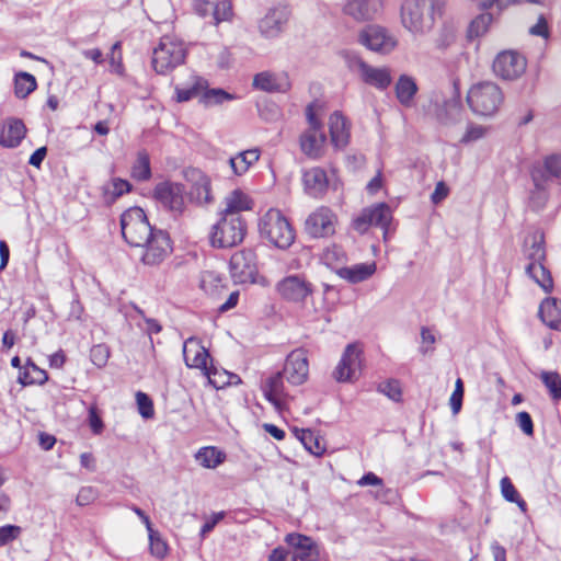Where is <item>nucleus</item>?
<instances>
[{"label": "nucleus", "instance_id": "1", "mask_svg": "<svg viewBox=\"0 0 561 561\" xmlns=\"http://www.w3.org/2000/svg\"><path fill=\"white\" fill-rule=\"evenodd\" d=\"M442 3L435 0H404L400 9L402 26L415 36L432 31L435 16L440 13Z\"/></svg>", "mask_w": 561, "mask_h": 561}, {"label": "nucleus", "instance_id": "2", "mask_svg": "<svg viewBox=\"0 0 561 561\" xmlns=\"http://www.w3.org/2000/svg\"><path fill=\"white\" fill-rule=\"evenodd\" d=\"M320 104L312 102L306 107L307 128L298 138L300 151L311 160H320L327 151L328 138L323 124L318 116Z\"/></svg>", "mask_w": 561, "mask_h": 561}, {"label": "nucleus", "instance_id": "3", "mask_svg": "<svg viewBox=\"0 0 561 561\" xmlns=\"http://www.w3.org/2000/svg\"><path fill=\"white\" fill-rule=\"evenodd\" d=\"M257 226L261 238L278 249L286 250L295 241L293 226L278 209H268L260 217Z\"/></svg>", "mask_w": 561, "mask_h": 561}, {"label": "nucleus", "instance_id": "4", "mask_svg": "<svg viewBox=\"0 0 561 561\" xmlns=\"http://www.w3.org/2000/svg\"><path fill=\"white\" fill-rule=\"evenodd\" d=\"M187 54L185 43L171 35H164L152 51V67L159 75H167L184 64Z\"/></svg>", "mask_w": 561, "mask_h": 561}, {"label": "nucleus", "instance_id": "5", "mask_svg": "<svg viewBox=\"0 0 561 561\" xmlns=\"http://www.w3.org/2000/svg\"><path fill=\"white\" fill-rule=\"evenodd\" d=\"M122 236L131 247H140L152 237L154 229L140 207H131L121 216Z\"/></svg>", "mask_w": 561, "mask_h": 561}, {"label": "nucleus", "instance_id": "6", "mask_svg": "<svg viewBox=\"0 0 561 561\" xmlns=\"http://www.w3.org/2000/svg\"><path fill=\"white\" fill-rule=\"evenodd\" d=\"M247 225L242 216H224L211 227L209 234L214 248H232L244 239Z\"/></svg>", "mask_w": 561, "mask_h": 561}, {"label": "nucleus", "instance_id": "7", "mask_svg": "<svg viewBox=\"0 0 561 561\" xmlns=\"http://www.w3.org/2000/svg\"><path fill=\"white\" fill-rule=\"evenodd\" d=\"M286 542L290 549L276 548L270 554L268 561H317L319 549L316 542L300 534H288Z\"/></svg>", "mask_w": 561, "mask_h": 561}, {"label": "nucleus", "instance_id": "8", "mask_svg": "<svg viewBox=\"0 0 561 561\" xmlns=\"http://www.w3.org/2000/svg\"><path fill=\"white\" fill-rule=\"evenodd\" d=\"M467 101L474 113L490 116L500 108L503 93L494 82H479L469 90Z\"/></svg>", "mask_w": 561, "mask_h": 561}, {"label": "nucleus", "instance_id": "9", "mask_svg": "<svg viewBox=\"0 0 561 561\" xmlns=\"http://www.w3.org/2000/svg\"><path fill=\"white\" fill-rule=\"evenodd\" d=\"M392 219L390 207L386 203H379L364 208L352 220V228L360 234H364L373 226L380 227L383 230V238L388 233V226Z\"/></svg>", "mask_w": 561, "mask_h": 561}, {"label": "nucleus", "instance_id": "10", "mask_svg": "<svg viewBox=\"0 0 561 561\" xmlns=\"http://www.w3.org/2000/svg\"><path fill=\"white\" fill-rule=\"evenodd\" d=\"M358 41L368 49L382 55L390 54L398 45L397 38L386 27L377 24L363 28Z\"/></svg>", "mask_w": 561, "mask_h": 561}, {"label": "nucleus", "instance_id": "11", "mask_svg": "<svg viewBox=\"0 0 561 561\" xmlns=\"http://www.w3.org/2000/svg\"><path fill=\"white\" fill-rule=\"evenodd\" d=\"M290 18L289 5L279 3L271 7L259 22L260 34L265 38H277L287 28Z\"/></svg>", "mask_w": 561, "mask_h": 561}, {"label": "nucleus", "instance_id": "12", "mask_svg": "<svg viewBox=\"0 0 561 561\" xmlns=\"http://www.w3.org/2000/svg\"><path fill=\"white\" fill-rule=\"evenodd\" d=\"M139 248L142 249L140 261L148 266L161 264L172 252L170 237L161 229L153 232L152 237Z\"/></svg>", "mask_w": 561, "mask_h": 561}, {"label": "nucleus", "instance_id": "13", "mask_svg": "<svg viewBox=\"0 0 561 561\" xmlns=\"http://www.w3.org/2000/svg\"><path fill=\"white\" fill-rule=\"evenodd\" d=\"M277 293L287 301L304 304L313 294V285L300 274L289 275L276 285Z\"/></svg>", "mask_w": 561, "mask_h": 561}, {"label": "nucleus", "instance_id": "14", "mask_svg": "<svg viewBox=\"0 0 561 561\" xmlns=\"http://www.w3.org/2000/svg\"><path fill=\"white\" fill-rule=\"evenodd\" d=\"M183 356L187 367L202 369L214 387H220L213 378L216 375V369L207 366L209 354L198 339L188 337L184 342Z\"/></svg>", "mask_w": 561, "mask_h": 561}, {"label": "nucleus", "instance_id": "15", "mask_svg": "<svg viewBox=\"0 0 561 561\" xmlns=\"http://www.w3.org/2000/svg\"><path fill=\"white\" fill-rule=\"evenodd\" d=\"M526 58L515 50H504L493 61L494 73L503 80H516L526 70Z\"/></svg>", "mask_w": 561, "mask_h": 561}, {"label": "nucleus", "instance_id": "16", "mask_svg": "<svg viewBox=\"0 0 561 561\" xmlns=\"http://www.w3.org/2000/svg\"><path fill=\"white\" fill-rule=\"evenodd\" d=\"M336 215L325 206L318 207L306 219L305 230L313 238H327L335 232Z\"/></svg>", "mask_w": 561, "mask_h": 561}, {"label": "nucleus", "instance_id": "17", "mask_svg": "<svg viewBox=\"0 0 561 561\" xmlns=\"http://www.w3.org/2000/svg\"><path fill=\"white\" fill-rule=\"evenodd\" d=\"M288 383L293 386L302 385L309 374V363L307 352L304 348L293 351L286 358L283 370Z\"/></svg>", "mask_w": 561, "mask_h": 561}, {"label": "nucleus", "instance_id": "18", "mask_svg": "<svg viewBox=\"0 0 561 561\" xmlns=\"http://www.w3.org/2000/svg\"><path fill=\"white\" fill-rule=\"evenodd\" d=\"M230 272L238 283L254 282L257 273L255 254L252 250H241L230 259Z\"/></svg>", "mask_w": 561, "mask_h": 561}, {"label": "nucleus", "instance_id": "19", "mask_svg": "<svg viewBox=\"0 0 561 561\" xmlns=\"http://www.w3.org/2000/svg\"><path fill=\"white\" fill-rule=\"evenodd\" d=\"M382 11L380 0H345L342 12L355 22H368L378 18Z\"/></svg>", "mask_w": 561, "mask_h": 561}, {"label": "nucleus", "instance_id": "20", "mask_svg": "<svg viewBox=\"0 0 561 561\" xmlns=\"http://www.w3.org/2000/svg\"><path fill=\"white\" fill-rule=\"evenodd\" d=\"M184 186L173 182L159 183L153 191L154 198L167 209L181 214L184 209Z\"/></svg>", "mask_w": 561, "mask_h": 561}, {"label": "nucleus", "instance_id": "21", "mask_svg": "<svg viewBox=\"0 0 561 561\" xmlns=\"http://www.w3.org/2000/svg\"><path fill=\"white\" fill-rule=\"evenodd\" d=\"M360 350L354 344H348L334 369L333 376L340 382L352 381L360 371Z\"/></svg>", "mask_w": 561, "mask_h": 561}, {"label": "nucleus", "instance_id": "22", "mask_svg": "<svg viewBox=\"0 0 561 561\" xmlns=\"http://www.w3.org/2000/svg\"><path fill=\"white\" fill-rule=\"evenodd\" d=\"M285 376L277 371L267 377L261 386L264 398L272 403L274 409L282 413L286 408V400L289 398L284 385Z\"/></svg>", "mask_w": 561, "mask_h": 561}, {"label": "nucleus", "instance_id": "23", "mask_svg": "<svg viewBox=\"0 0 561 561\" xmlns=\"http://www.w3.org/2000/svg\"><path fill=\"white\" fill-rule=\"evenodd\" d=\"M533 183H547L551 184L553 181L561 178V156L551 154L545 158L541 164L533 167L531 172Z\"/></svg>", "mask_w": 561, "mask_h": 561}, {"label": "nucleus", "instance_id": "24", "mask_svg": "<svg viewBox=\"0 0 561 561\" xmlns=\"http://www.w3.org/2000/svg\"><path fill=\"white\" fill-rule=\"evenodd\" d=\"M302 184L305 192L314 198L322 197L329 186L328 174L320 167H312L302 172Z\"/></svg>", "mask_w": 561, "mask_h": 561}, {"label": "nucleus", "instance_id": "25", "mask_svg": "<svg viewBox=\"0 0 561 561\" xmlns=\"http://www.w3.org/2000/svg\"><path fill=\"white\" fill-rule=\"evenodd\" d=\"M253 87L265 92L285 93L290 89V81L284 72L262 71L254 76Z\"/></svg>", "mask_w": 561, "mask_h": 561}, {"label": "nucleus", "instance_id": "26", "mask_svg": "<svg viewBox=\"0 0 561 561\" xmlns=\"http://www.w3.org/2000/svg\"><path fill=\"white\" fill-rule=\"evenodd\" d=\"M330 139L336 150L344 149L350 142V123L341 112L329 117Z\"/></svg>", "mask_w": 561, "mask_h": 561}, {"label": "nucleus", "instance_id": "27", "mask_svg": "<svg viewBox=\"0 0 561 561\" xmlns=\"http://www.w3.org/2000/svg\"><path fill=\"white\" fill-rule=\"evenodd\" d=\"M360 80L379 91L387 90L392 83V71L389 67H375L371 65H367L363 73L360 75Z\"/></svg>", "mask_w": 561, "mask_h": 561}, {"label": "nucleus", "instance_id": "28", "mask_svg": "<svg viewBox=\"0 0 561 561\" xmlns=\"http://www.w3.org/2000/svg\"><path fill=\"white\" fill-rule=\"evenodd\" d=\"M25 134L26 128L21 119H9L1 129L0 145L5 148H15L25 137Z\"/></svg>", "mask_w": 561, "mask_h": 561}, {"label": "nucleus", "instance_id": "29", "mask_svg": "<svg viewBox=\"0 0 561 561\" xmlns=\"http://www.w3.org/2000/svg\"><path fill=\"white\" fill-rule=\"evenodd\" d=\"M543 243L545 237L540 230H536L525 238L523 252L529 263L545 262L546 250Z\"/></svg>", "mask_w": 561, "mask_h": 561}, {"label": "nucleus", "instance_id": "30", "mask_svg": "<svg viewBox=\"0 0 561 561\" xmlns=\"http://www.w3.org/2000/svg\"><path fill=\"white\" fill-rule=\"evenodd\" d=\"M225 207L220 211V215L228 216H241L240 213L250 210L252 208V201L250 197L240 190L230 192L224 201Z\"/></svg>", "mask_w": 561, "mask_h": 561}, {"label": "nucleus", "instance_id": "31", "mask_svg": "<svg viewBox=\"0 0 561 561\" xmlns=\"http://www.w3.org/2000/svg\"><path fill=\"white\" fill-rule=\"evenodd\" d=\"M539 317L543 323L554 330H561V300L546 298L539 307Z\"/></svg>", "mask_w": 561, "mask_h": 561}, {"label": "nucleus", "instance_id": "32", "mask_svg": "<svg viewBox=\"0 0 561 561\" xmlns=\"http://www.w3.org/2000/svg\"><path fill=\"white\" fill-rule=\"evenodd\" d=\"M376 272V264L358 263L352 266L342 267L337 271V275L352 284H357L368 279Z\"/></svg>", "mask_w": 561, "mask_h": 561}, {"label": "nucleus", "instance_id": "33", "mask_svg": "<svg viewBox=\"0 0 561 561\" xmlns=\"http://www.w3.org/2000/svg\"><path fill=\"white\" fill-rule=\"evenodd\" d=\"M208 87V81L202 77L193 76L185 85H178L175 88L176 101L187 102L194 98L201 100V95Z\"/></svg>", "mask_w": 561, "mask_h": 561}, {"label": "nucleus", "instance_id": "34", "mask_svg": "<svg viewBox=\"0 0 561 561\" xmlns=\"http://www.w3.org/2000/svg\"><path fill=\"white\" fill-rule=\"evenodd\" d=\"M394 90L399 103L403 106H411L417 92V84L412 77L401 75L396 83Z\"/></svg>", "mask_w": 561, "mask_h": 561}, {"label": "nucleus", "instance_id": "35", "mask_svg": "<svg viewBox=\"0 0 561 561\" xmlns=\"http://www.w3.org/2000/svg\"><path fill=\"white\" fill-rule=\"evenodd\" d=\"M261 151L259 148H252L238 153L229 159L230 167L234 174H244L251 165L259 161Z\"/></svg>", "mask_w": 561, "mask_h": 561}, {"label": "nucleus", "instance_id": "36", "mask_svg": "<svg viewBox=\"0 0 561 561\" xmlns=\"http://www.w3.org/2000/svg\"><path fill=\"white\" fill-rule=\"evenodd\" d=\"M526 273L546 293L552 290L553 280L550 271L545 266L543 262L528 263V265L526 266Z\"/></svg>", "mask_w": 561, "mask_h": 561}, {"label": "nucleus", "instance_id": "37", "mask_svg": "<svg viewBox=\"0 0 561 561\" xmlns=\"http://www.w3.org/2000/svg\"><path fill=\"white\" fill-rule=\"evenodd\" d=\"M48 375L44 369H41L37 367L31 358L26 360L25 366L23 367V370L20 371L18 381L22 386H30V385H43L47 381Z\"/></svg>", "mask_w": 561, "mask_h": 561}, {"label": "nucleus", "instance_id": "38", "mask_svg": "<svg viewBox=\"0 0 561 561\" xmlns=\"http://www.w3.org/2000/svg\"><path fill=\"white\" fill-rule=\"evenodd\" d=\"M190 198L195 203L203 205L213 201L210 193V180L203 173H198L195 183L190 191Z\"/></svg>", "mask_w": 561, "mask_h": 561}, {"label": "nucleus", "instance_id": "39", "mask_svg": "<svg viewBox=\"0 0 561 561\" xmlns=\"http://www.w3.org/2000/svg\"><path fill=\"white\" fill-rule=\"evenodd\" d=\"M549 186L547 183H534L527 204L530 210L537 213L543 209L549 198Z\"/></svg>", "mask_w": 561, "mask_h": 561}, {"label": "nucleus", "instance_id": "40", "mask_svg": "<svg viewBox=\"0 0 561 561\" xmlns=\"http://www.w3.org/2000/svg\"><path fill=\"white\" fill-rule=\"evenodd\" d=\"M225 458L224 453L211 446L201 448L195 455L196 461L205 468H216Z\"/></svg>", "mask_w": 561, "mask_h": 561}, {"label": "nucleus", "instance_id": "41", "mask_svg": "<svg viewBox=\"0 0 561 561\" xmlns=\"http://www.w3.org/2000/svg\"><path fill=\"white\" fill-rule=\"evenodd\" d=\"M37 87L36 79L28 72H19L14 77V93L18 98L24 99Z\"/></svg>", "mask_w": 561, "mask_h": 561}, {"label": "nucleus", "instance_id": "42", "mask_svg": "<svg viewBox=\"0 0 561 561\" xmlns=\"http://www.w3.org/2000/svg\"><path fill=\"white\" fill-rule=\"evenodd\" d=\"M131 176L139 181L145 182L151 178L150 158L147 151L141 150L137 154V159L131 167Z\"/></svg>", "mask_w": 561, "mask_h": 561}, {"label": "nucleus", "instance_id": "43", "mask_svg": "<svg viewBox=\"0 0 561 561\" xmlns=\"http://www.w3.org/2000/svg\"><path fill=\"white\" fill-rule=\"evenodd\" d=\"M296 432L298 438L310 454L321 456L325 451L324 445L311 430H297Z\"/></svg>", "mask_w": 561, "mask_h": 561}, {"label": "nucleus", "instance_id": "44", "mask_svg": "<svg viewBox=\"0 0 561 561\" xmlns=\"http://www.w3.org/2000/svg\"><path fill=\"white\" fill-rule=\"evenodd\" d=\"M234 99V95L228 93L224 89H209L208 87L204 90L201 95V103L204 106H214L218 104H222L226 101H231Z\"/></svg>", "mask_w": 561, "mask_h": 561}, {"label": "nucleus", "instance_id": "45", "mask_svg": "<svg viewBox=\"0 0 561 561\" xmlns=\"http://www.w3.org/2000/svg\"><path fill=\"white\" fill-rule=\"evenodd\" d=\"M222 277L214 271H204L201 274V288L208 295H216L224 287Z\"/></svg>", "mask_w": 561, "mask_h": 561}, {"label": "nucleus", "instance_id": "46", "mask_svg": "<svg viewBox=\"0 0 561 561\" xmlns=\"http://www.w3.org/2000/svg\"><path fill=\"white\" fill-rule=\"evenodd\" d=\"M492 20L493 18L491 13H482L479 16H477L469 26V37H479L485 34L489 30L490 24L492 23Z\"/></svg>", "mask_w": 561, "mask_h": 561}, {"label": "nucleus", "instance_id": "47", "mask_svg": "<svg viewBox=\"0 0 561 561\" xmlns=\"http://www.w3.org/2000/svg\"><path fill=\"white\" fill-rule=\"evenodd\" d=\"M378 391L387 396L394 402L401 401L402 390L400 382L396 379H390L378 385Z\"/></svg>", "mask_w": 561, "mask_h": 561}, {"label": "nucleus", "instance_id": "48", "mask_svg": "<svg viewBox=\"0 0 561 561\" xmlns=\"http://www.w3.org/2000/svg\"><path fill=\"white\" fill-rule=\"evenodd\" d=\"M541 380L553 398H561V377L558 373L543 371Z\"/></svg>", "mask_w": 561, "mask_h": 561}, {"label": "nucleus", "instance_id": "49", "mask_svg": "<svg viewBox=\"0 0 561 561\" xmlns=\"http://www.w3.org/2000/svg\"><path fill=\"white\" fill-rule=\"evenodd\" d=\"M149 534V546L151 554L157 558H164L168 552L167 543L161 539L160 535L151 528Z\"/></svg>", "mask_w": 561, "mask_h": 561}, {"label": "nucleus", "instance_id": "50", "mask_svg": "<svg viewBox=\"0 0 561 561\" xmlns=\"http://www.w3.org/2000/svg\"><path fill=\"white\" fill-rule=\"evenodd\" d=\"M136 402L138 407L139 414L144 419H151L154 414L153 402L148 394L145 392L138 391L136 393Z\"/></svg>", "mask_w": 561, "mask_h": 561}, {"label": "nucleus", "instance_id": "51", "mask_svg": "<svg viewBox=\"0 0 561 561\" xmlns=\"http://www.w3.org/2000/svg\"><path fill=\"white\" fill-rule=\"evenodd\" d=\"M343 58L345 60V64L347 66V68L357 73L358 77H360V75L363 73V71L365 70V68L367 67V62L364 61L354 51H344L343 53Z\"/></svg>", "mask_w": 561, "mask_h": 561}, {"label": "nucleus", "instance_id": "52", "mask_svg": "<svg viewBox=\"0 0 561 561\" xmlns=\"http://www.w3.org/2000/svg\"><path fill=\"white\" fill-rule=\"evenodd\" d=\"M463 398V382L458 378L455 382V390L450 396L449 403L454 414H457L462 405Z\"/></svg>", "mask_w": 561, "mask_h": 561}, {"label": "nucleus", "instance_id": "53", "mask_svg": "<svg viewBox=\"0 0 561 561\" xmlns=\"http://www.w3.org/2000/svg\"><path fill=\"white\" fill-rule=\"evenodd\" d=\"M110 357L108 348L104 344L94 345L91 348V360L98 367L106 365Z\"/></svg>", "mask_w": 561, "mask_h": 561}, {"label": "nucleus", "instance_id": "54", "mask_svg": "<svg viewBox=\"0 0 561 561\" xmlns=\"http://www.w3.org/2000/svg\"><path fill=\"white\" fill-rule=\"evenodd\" d=\"M21 527L15 525H5L0 527V547L15 540L21 535Z\"/></svg>", "mask_w": 561, "mask_h": 561}, {"label": "nucleus", "instance_id": "55", "mask_svg": "<svg viewBox=\"0 0 561 561\" xmlns=\"http://www.w3.org/2000/svg\"><path fill=\"white\" fill-rule=\"evenodd\" d=\"M523 2L541 3L542 0H482L480 7L482 9H489L496 5L499 10H503L513 4H520Z\"/></svg>", "mask_w": 561, "mask_h": 561}, {"label": "nucleus", "instance_id": "56", "mask_svg": "<svg viewBox=\"0 0 561 561\" xmlns=\"http://www.w3.org/2000/svg\"><path fill=\"white\" fill-rule=\"evenodd\" d=\"M486 134V128L481 125L470 124L467 127L465 135L461 138L462 144H469L483 138Z\"/></svg>", "mask_w": 561, "mask_h": 561}, {"label": "nucleus", "instance_id": "57", "mask_svg": "<svg viewBox=\"0 0 561 561\" xmlns=\"http://www.w3.org/2000/svg\"><path fill=\"white\" fill-rule=\"evenodd\" d=\"M214 18L217 22L228 20L232 14V4L228 0L219 1L213 10Z\"/></svg>", "mask_w": 561, "mask_h": 561}, {"label": "nucleus", "instance_id": "58", "mask_svg": "<svg viewBox=\"0 0 561 561\" xmlns=\"http://www.w3.org/2000/svg\"><path fill=\"white\" fill-rule=\"evenodd\" d=\"M110 64L113 68V71L123 75L124 66L122 62V54H121V42H116L111 49V55L108 57Z\"/></svg>", "mask_w": 561, "mask_h": 561}, {"label": "nucleus", "instance_id": "59", "mask_svg": "<svg viewBox=\"0 0 561 561\" xmlns=\"http://www.w3.org/2000/svg\"><path fill=\"white\" fill-rule=\"evenodd\" d=\"M516 423L523 433L527 436H531L534 434V423L528 412H518L516 414Z\"/></svg>", "mask_w": 561, "mask_h": 561}, {"label": "nucleus", "instance_id": "60", "mask_svg": "<svg viewBox=\"0 0 561 561\" xmlns=\"http://www.w3.org/2000/svg\"><path fill=\"white\" fill-rule=\"evenodd\" d=\"M501 485V492L503 497L508 502H514L517 500V496L519 493L515 489L514 484L512 483L511 479L508 477H504L501 479L500 482Z\"/></svg>", "mask_w": 561, "mask_h": 561}, {"label": "nucleus", "instance_id": "61", "mask_svg": "<svg viewBox=\"0 0 561 561\" xmlns=\"http://www.w3.org/2000/svg\"><path fill=\"white\" fill-rule=\"evenodd\" d=\"M96 496H98V492L94 488L84 486V488L80 489V491L77 495L76 502L80 506H85V505H89L92 502H94Z\"/></svg>", "mask_w": 561, "mask_h": 561}, {"label": "nucleus", "instance_id": "62", "mask_svg": "<svg viewBox=\"0 0 561 561\" xmlns=\"http://www.w3.org/2000/svg\"><path fill=\"white\" fill-rule=\"evenodd\" d=\"M89 425H90L92 432L96 435H99L103 432L104 424L98 413V409L95 405H91L89 408Z\"/></svg>", "mask_w": 561, "mask_h": 561}, {"label": "nucleus", "instance_id": "63", "mask_svg": "<svg viewBox=\"0 0 561 561\" xmlns=\"http://www.w3.org/2000/svg\"><path fill=\"white\" fill-rule=\"evenodd\" d=\"M214 8V0H194V10L199 16H207Z\"/></svg>", "mask_w": 561, "mask_h": 561}, {"label": "nucleus", "instance_id": "64", "mask_svg": "<svg viewBox=\"0 0 561 561\" xmlns=\"http://www.w3.org/2000/svg\"><path fill=\"white\" fill-rule=\"evenodd\" d=\"M448 186L443 181H440L436 184L435 190L431 195V201L433 202V204H439L448 196Z\"/></svg>", "mask_w": 561, "mask_h": 561}]
</instances>
